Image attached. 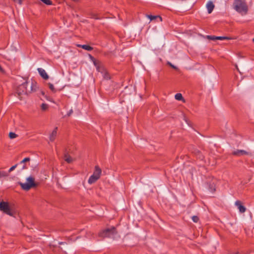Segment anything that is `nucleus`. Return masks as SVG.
Here are the masks:
<instances>
[{
	"mask_svg": "<svg viewBox=\"0 0 254 254\" xmlns=\"http://www.w3.org/2000/svg\"><path fill=\"white\" fill-rule=\"evenodd\" d=\"M19 185L22 189L25 190H28L32 187L35 186L34 179L32 177H28L25 183H19Z\"/></svg>",
	"mask_w": 254,
	"mask_h": 254,
	"instance_id": "39448f33",
	"label": "nucleus"
},
{
	"mask_svg": "<svg viewBox=\"0 0 254 254\" xmlns=\"http://www.w3.org/2000/svg\"><path fill=\"white\" fill-rule=\"evenodd\" d=\"M91 17L96 19H99V17L97 16V14L96 13H91Z\"/></svg>",
	"mask_w": 254,
	"mask_h": 254,
	"instance_id": "a878e982",
	"label": "nucleus"
},
{
	"mask_svg": "<svg viewBox=\"0 0 254 254\" xmlns=\"http://www.w3.org/2000/svg\"><path fill=\"white\" fill-rule=\"evenodd\" d=\"M30 160V158H29V157H26V158H25L24 159H23L20 162V164H23L26 162H28Z\"/></svg>",
	"mask_w": 254,
	"mask_h": 254,
	"instance_id": "b1692460",
	"label": "nucleus"
},
{
	"mask_svg": "<svg viewBox=\"0 0 254 254\" xmlns=\"http://www.w3.org/2000/svg\"><path fill=\"white\" fill-rule=\"evenodd\" d=\"M101 173V169L97 166H95V171L93 174L89 177L88 183L89 184H92L95 183L97 180H98Z\"/></svg>",
	"mask_w": 254,
	"mask_h": 254,
	"instance_id": "20e7f679",
	"label": "nucleus"
},
{
	"mask_svg": "<svg viewBox=\"0 0 254 254\" xmlns=\"http://www.w3.org/2000/svg\"><path fill=\"white\" fill-rule=\"evenodd\" d=\"M175 98L176 100H178V101L184 100L182 94H181V93H177L175 95Z\"/></svg>",
	"mask_w": 254,
	"mask_h": 254,
	"instance_id": "a211bd4d",
	"label": "nucleus"
},
{
	"mask_svg": "<svg viewBox=\"0 0 254 254\" xmlns=\"http://www.w3.org/2000/svg\"><path fill=\"white\" fill-rule=\"evenodd\" d=\"M146 16L150 19V21L158 19L159 21H162V17L159 15H147Z\"/></svg>",
	"mask_w": 254,
	"mask_h": 254,
	"instance_id": "ddd939ff",
	"label": "nucleus"
},
{
	"mask_svg": "<svg viewBox=\"0 0 254 254\" xmlns=\"http://www.w3.org/2000/svg\"><path fill=\"white\" fill-rule=\"evenodd\" d=\"M117 232L116 228L112 227L111 228L106 229L99 233V236L103 238H114Z\"/></svg>",
	"mask_w": 254,
	"mask_h": 254,
	"instance_id": "7ed1b4c3",
	"label": "nucleus"
},
{
	"mask_svg": "<svg viewBox=\"0 0 254 254\" xmlns=\"http://www.w3.org/2000/svg\"><path fill=\"white\" fill-rule=\"evenodd\" d=\"M17 93L19 96L29 94L28 88L27 87V84H26L25 82L18 87L17 89Z\"/></svg>",
	"mask_w": 254,
	"mask_h": 254,
	"instance_id": "423d86ee",
	"label": "nucleus"
},
{
	"mask_svg": "<svg viewBox=\"0 0 254 254\" xmlns=\"http://www.w3.org/2000/svg\"><path fill=\"white\" fill-rule=\"evenodd\" d=\"M192 220L194 222H197L199 220V218L196 216H193L192 217Z\"/></svg>",
	"mask_w": 254,
	"mask_h": 254,
	"instance_id": "393cba45",
	"label": "nucleus"
},
{
	"mask_svg": "<svg viewBox=\"0 0 254 254\" xmlns=\"http://www.w3.org/2000/svg\"><path fill=\"white\" fill-rule=\"evenodd\" d=\"M216 36H208V38L209 39H210V40H216Z\"/></svg>",
	"mask_w": 254,
	"mask_h": 254,
	"instance_id": "c85d7f7f",
	"label": "nucleus"
},
{
	"mask_svg": "<svg viewBox=\"0 0 254 254\" xmlns=\"http://www.w3.org/2000/svg\"><path fill=\"white\" fill-rule=\"evenodd\" d=\"M75 160V158L72 157L69 155L64 150V161H66L68 163H71Z\"/></svg>",
	"mask_w": 254,
	"mask_h": 254,
	"instance_id": "1a4fd4ad",
	"label": "nucleus"
},
{
	"mask_svg": "<svg viewBox=\"0 0 254 254\" xmlns=\"http://www.w3.org/2000/svg\"><path fill=\"white\" fill-rule=\"evenodd\" d=\"M57 128H55L50 135V141H53L57 135Z\"/></svg>",
	"mask_w": 254,
	"mask_h": 254,
	"instance_id": "dca6fc26",
	"label": "nucleus"
},
{
	"mask_svg": "<svg viewBox=\"0 0 254 254\" xmlns=\"http://www.w3.org/2000/svg\"><path fill=\"white\" fill-rule=\"evenodd\" d=\"M26 168V166L25 165H23L22 167V169H25Z\"/></svg>",
	"mask_w": 254,
	"mask_h": 254,
	"instance_id": "f704fd0d",
	"label": "nucleus"
},
{
	"mask_svg": "<svg viewBox=\"0 0 254 254\" xmlns=\"http://www.w3.org/2000/svg\"><path fill=\"white\" fill-rule=\"evenodd\" d=\"M233 154L235 155L240 156L248 154V152L244 150H237L233 152Z\"/></svg>",
	"mask_w": 254,
	"mask_h": 254,
	"instance_id": "4468645a",
	"label": "nucleus"
},
{
	"mask_svg": "<svg viewBox=\"0 0 254 254\" xmlns=\"http://www.w3.org/2000/svg\"><path fill=\"white\" fill-rule=\"evenodd\" d=\"M41 108L42 111H45L48 109L49 106L47 104L43 103L41 106Z\"/></svg>",
	"mask_w": 254,
	"mask_h": 254,
	"instance_id": "6ab92c4d",
	"label": "nucleus"
},
{
	"mask_svg": "<svg viewBox=\"0 0 254 254\" xmlns=\"http://www.w3.org/2000/svg\"><path fill=\"white\" fill-rule=\"evenodd\" d=\"M38 71L40 75L44 79H48L49 78V76L47 73L46 71L42 68H38Z\"/></svg>",
	"mask_w": 254,
	"mask_h": 254,
	"instance_id": "9d476101",
	"label": "nucleus"
},
{
	"mask_svg": "<svg viewBox=\"0 0 254 254\" xmlns=\"http://www.w3.org/2000/svg\"><path fill=\"white\" fill-rule=\"evenodd\" d=\"M0 72H4V70L3 69V68L1 67V66L0 65Z\"/></svg>",
	"mask_w": 254,
	"mask_h": 254,
	"instance_id": "473e14b6",
	"label": "nucleus"
},
{
	"mask_svg": "<svg viewBox=\"0 0 254 254\" xmlns=\"http://www.w3.org/2000/svg\"><path fill=\"white\" fill-rule=\"evenodd\" d=\"M41 93L42 95L45 96V93L43 91H41Z\"/></svg>",
	"mask_w": 254,
	"mask_h": 254,
	"instance_id": "72a5a7b5",
	"label": "nucleus"
},
{
	"mask_svg": "<svg viewBox=\"0 0 254 254\" xmlns=\"http://www.w3.org/2000/svg\"><path fill=\"white\" fill-rule=\"evenodd\" d=\"M27 84V87L28 86L31 87V89L28 88V93H31L33 92H35L38 88L37 84L36 82L33 81H26L25 82Z\"/></svg>",
	"mask_w": 254,
	"mask_h": 254,
	"instance_id": "0eeeda50",
	"label": "nucleus"
},
{
	"mask_svg": "<svg viewBox=\"0 0 254 254\" xmlns=\"http://www.w3.org/2000/svg\"><path fill=\"white\" fill-rule=\"evenodd\" d=\"M40 0L47 5H51L52 4V2L51 0Z\"/></svg>",
	"mask_w": 254,
	"mask_h": 254,
	"instance_id": "5701e85b",
	"label": "nucleus"
},
{
	"mask_svg": "<svg viewBox=\"0 0 254 254\" xmlns=\"http://www.w3.org/2000/svg\"><path fill=\"white\" fill-rule=\"evenodd\" d=\"M17 166V164H16V165L12 166L11 167H10L8 170V172H10L12 171L13 170H14L16 168Z\"/></svg>",
	"mask_w": 254,
	"mask_h": 254,
	"instance_id": "cd10ccee",
	"label": "nucleus"
},
{
	"mask_svg": "<svg viewBox=\"0 0 254 254\" xmlns=\"http://www.w3.org/2000/svg\"><path fill=\"white\" fill-rule=\"evenodd\" d=\"M169 64L171 66H172L173 68L176 69V67L175 66H174V65L172 64L171 63H169Z\"/></svg>",
	"mask_w": 254,
	"mask_h": 254,
	"instance_id": "2f4dec72",
	"label": "nucleus"
},
{
	"mask_svg": "<svg viewBox=\"0 0 254 254\" xmlns=\"http://www.w3.org/2000/svg\"><path fill=\"white\" fill-rule=\"evenodd\" d=\"M17 135L14 132H10L9 133V137L10 139H14L17 137Z\"/></svg>",
	"mask_w": 254,
	"mask_h": 254,
	"instance_id": "412c9836",
	"label": "nucleus"
},
{
	"mask_svg": "<svg viewBox=\"0 0 254 254\" xmlns=\"http://www.w3.org/2000/svg\"><path fill=\"white\" fill-rule=\"evenodd\" d=\"M8 173H7L5 172H2L1 173H0V177H7V176H8Z\"/></svg>",
	"mask_w": 254,
	"mask_h": 254,
	"instance_id": "bb28decb",
	"label": "nucleus"
},
{
	"mask_svg": "<svg viewBox=\"0 0 254 254\" xmlns=\"http://www.w3.org/2000/svg\"><path fill=\"white\" fill-rule=\"evenodd\" d=\"M94 64L96 66V69L98 71L101 72L103 73V76L105 79H108L110 78L108 73L106 71H104V69L102 67H100L96 62H94Z\"/></svg>",
	"mask_w": 254,
	"mask_h": 254,
	"instance_id": "6e6552de",
	"label": "nucleus"
},
{
	"mask_svg": "<svg viewBox=\"0 0 254 254\" xmlns=\"http://www.w3.org/2000/svg\"><path fill=\"white\" fill-rule=\"evenodd\" d=\"M253 41L254 42V38L253 39Z\"/></svg>",
	"mask_w": 254,
	"mask_h": 254,
	"instance_id": "4c0bfd02",
	"label": "nucleus"
},
{
	"mask_svg": "<svg viewBox=\"0 0 254 254\" xmlns=\"http://www.w3.org/2000/svg\"><path fill=\"white\" fill-rule=\"evenodd\" d=\"M77 46L88 51H91L93 49L92 47L88 45H77Z\"/></svg>",
	"mask_w": 254,
	"mask_h": 254,
	"instance_id": "f3484780",
	"label": "nucleus"
},
{
	"mask_svg": "<svg viewBox=\"0 0 254 254\" xmlns=\"http://www.w3.org/2000/svg\"><path fill=\"white\" fill-rule=\"evenodd\" d=\"M73 113L72 110H70L69 113H67V116H69Z\"/></svg>",
	"mask_w": 254,
	"mask_h": 254,
	"instance_id": "7c9ffc66",
	"label": "nucleus"
},
{
	"mask_svg": "<svg viewBox=\"0 0 254 254\" xmlns=\"http://www.w3.org/2000/svg\"><path fill=\"white\" fill-rule=\"evenodd\" d=\"M216 40H225V39L229 40L231 38L229 37H228L216 36Z\"/></svg>",
	"mask_w": 254,
	"mask_h": 254,
	"instance_id": "4be33fe9",
	"label": "nucleus"
},
{
	"mask_svg": "<svg viewBox=\"0 0 254 254\" xmlns=\"http://www.w3.org/2000/svg\"><path fill=\"white\" fill-rule=\"evenodd\" d=\"M235 205L237 206L240 212L241 213H244L246 211V208L241 204V203L240 201H236L235 202Z\"/></svg>",
	"mask_w": 254,
	"mask_h": 254,
	"instance_id": "f8f14e48",
	"label": "nucleus"
},
{
	"mask_svg": "<svg viewBox=\"0 0 254 254\" xmlns=\"http://www.w3.org/2000/svg\"><path fill=\"white\" fill-rule=\"evenodd\" d=\"M209 190L211 192H214L215 190V186L214 184V183H213L212 184H211L209 185Z\"/></svg>",
	"mask_w": 254,
	"mask_h": 254,
	"instance_id": "aec40b11",
	"label": "nucleus"
},
{
	"mask_svg": "<svg viewBox=\"0 0 254 254\" xmlns=\"http://www.w3.org/2000/svg\"><path fill=\"white\" fill-rule=\"evenodd\" d=\"M0 211L11 216H13L14 214L12 208L7 202L4 201L0 202Z\"/></svg>",
	"mask_w": 254,
	"mask_h": 254,
	"instance_id": "f03ea898",
	"label": "nucleus"
},
{
	"mask_svg": "<svg viewBox=\"0 0 254 254\" xmlns=\"http://www.w3.org/2000/svg\"><path fill=\"white\" fill-rule=\"evenodd\" d=\"M48 85L49 88L54 93L56 92L57 91L61 90L63 89V88H58L57 87L55 88L54 85L51 83H48Z\"/></svg>",
	"mask_w": 254,
	"mask_h": 254,
	"instance_id": "2eb2a0df",
	"label": "nucleus"
},
{
	"mask_svg": "<svg viewBox=\"0 0 254 254\" xmlns=\"http://www.w3.org/2000/svg\"><path fill=\"white\" fill-rule=\"evenodd\" d=\"M28 89H31V87L28 86Z\"/></svg>",
	"mask_w": 254,
	"mask_h": 254,
	"instance_id": "e433bc0d",
	"label": "nucleus"
},
{
	"mask_svg": "<svg viewBox=\"0 0 254 254\" xmlns=\"http://www.w3.org/2000/svg\"><path fill=\"white\" fill-rule=\"evenodd\" d=\"M45 97L46 98L47 100L51 101L47 96H45Z\"/></svg>",
	"mask_w": 254,
	"mask_h": 254,
	"instance_id": "c9c22d12",
	"label": "nucleus"
},
{
	"mask_svg": "<svg viewBox=\"0 0 254 254\" xmlns=\"http://www.w3.org/2000/svg\"><path fill=\"white\" fill-rule=\"evenodd\" d=\"M15 2H17L19 4H21L22 3V1L23 0H13Z\"/></svg>",
	"mask_w": 254,
	"mask_h": 254,
	"instance_id": "c756f323",
	"label": "nucleus"
},
{
	"mask_svg": "<svg viewBox=\"0 0 254 254\" xmlns=\"http://www.w3.org/2000/svg\"><path fill=\"white\" fill-rule=\"evenodd\" d=\"M234 9L241 14H246L248 12V6L245 0H235L233 3Z\"/></svg>",
	"mask_w": 254,
	"mask_h": 254,
	"instance_id": "f257e3e1",
	"label": "nucleus"
},
{
	"mask_svg": "<svg viewBox=\"0 0 254 254\" xmlns=\"http://www.w3.org/2000/svg\"><path fill=\"white\" fill-rule=\"evenodd\" d=\"M206 8L208 13H211L214 8V5L211 1H209L206 4Z\"/></svg>",
	"mask_w": 254,
	"mask_h": 254,
	"instance_id": "9b49d317",
	"label": "nucleus"
}]
</instances>
